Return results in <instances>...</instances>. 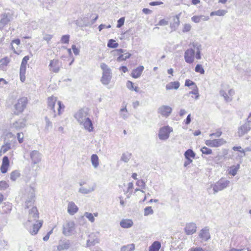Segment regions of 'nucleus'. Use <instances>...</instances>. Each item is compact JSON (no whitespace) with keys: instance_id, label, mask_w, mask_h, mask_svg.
I'll list each match as a JSON object with an SVG mask.
<instances>
[{"instance_id":"obj_11","label":"nucleus","mask_w":251,"mask_h":251,"mask_svg":"<svg viewBox=\"0 0 251 251\" xmlns=\"http://www.w3.org/2000/svg\"><path fill=\"white\" fill-rule=\"evenodd\" d=\"M184 59L187 63H192L195 59V50L193 48L187 49L184 52Z\"/></svg>"},{"instance_id":"obj_57","label":"nucleus","mask_w":251,"mask_h":251,"mask_svg":"<svg viewBox=\"0 0 251 251\" xmlns=\"http://www.w3.org/2000/svg\"><path fill=\"white\" fill-rule=\"evenodd\" d=\"M222 131L220 129H218L216 132L210 134L209 136H215L216 137H220L222 135Z\"/></svg>"},{"instance_id":"obj_52","label":"nucleus","mask_w":251,"mask_h":251,"mask_svg":"<svg viewBox=\"0 0 251 251\" xmlns=\"http://www.w3.org/2000/svg\"><path fill=\"white\" fill-rule=\"evenodd\" d=\"M84 216H85L88 220L92 223L95 221V218L93 215L91 213L85 212L84 213Z\"/></svg>"},{"instance_id":"obj_60","label":"nucleus","mask_w":251,"mask_h":251,"mask_svg":"<svg viewBox=\"0 0 251 251\" xmlns=\"http://www.w3.org/2000/svg\"><path fill=\"white\" fill-rule=\"evenodd\" d=\"M18 140L20 143H23L24 141V134L22 132L17 134Z\"/></svg>"},{"instance_id":"obj_13","label":"nucleus","mask_w":251,"mask_h":251,"mask_svg":"<svg viewBox=\"0 0 251 251\" xmlns=\"http://www.w3.org/2000/svg\"><path fill=\"white\" fill-rule=\"evenodd\" d=\"M172 111V108L168 105H162L158 109V113L165 117H168Z\"/></svg>"},{"instance_id":"obj_47","label":"nucleus","mask_w":251,"mask_h":251,"mask_svg":"<svg viewBox=\"0 0 251 251\" xmlns=\"http://www.w3.org/2000/svg\"><path fill=\"white\" fill-rule=\"evenodd\" d=\"M119 46L118 43L114 39H110L107 43V47L110 48H116Z\"/></svg>"},{"instance_id":"obj_24","label":"nucleus","mask_w":251,"mask_h":251,"mask_svg":"<svg viewBox=\"0 0 251 251\" xmlns=\"http://www.w3.org/2000/svg\"><path fill=\"white\" fill-rule=\"evenodd\" d=\"M78 210V208L77 206L75 204V203L74 202L71 201L69 202L68 205L67 211L68 212L70 215H74L77 212Z\"/></svg>"},{"instance_id":"obj_6","label":"nucleus","mask_w":251,"mask_h":251,"mask_svg":"<svg viewBox=\"0 0 251 251\" xmlns=\"http://www.w3.org/2000/svg\"><path fill=\"white\" fill-rule=\"evenodd\" d=\"M38 218L39 213L37 208L36 207L33 206L29 210L28 220L25 223V226L27 227L28 226H30L31 223L34 221H36Z\"/></svg>"},{"instance_id":"obj_19","label":"nucleus","mask_w":251,"mask_h":251,"mask_svg":"<svg viewBox=\"0 0 251 251\" xmlns=\"http://www.w3.org/2000/svg\"><path fill=\"white\" fill-rule=\"evenodd\" d=\"M200 238L203 241H207L210 238V235L209 232V228L205 227L202 229L199 235Z\"/></svg>"},{"instance_id":"obj_33","label":"nucleus","mask_w":251,"mask_h":251,"mask_svg":"<svg viewBox=\"0 0 251 251\" xmlns=\"http://www.w3.org/2000/svg\"><path fill=\"white\" fill-rule=\"evenodd\" d=\"M26 66H20V77L22 82H24L25 80Z\"/></svg>"},{"instance_id":"obj_18","label":"nucleus","mask_w":251,"mask_h":251,"mask_svg":"<svg viewBox=\"0 0 251 251\" xmlns=\"http://www.w3.org/2000/svg\"><path fill=\"white\" fill-rule=\"evenodd\" d=\"M185 232L187 235H192L197 230L196 225L194 223L187 224L184 228Z\"/></svg>"},{"instance_id":"obj_14","label":"nucleus","mask_w":251,"mask_h":251,"mask_svg":"<svg viewBox=\"0 0 251 251\" xmlns=\"http://www.w3.org/2000/svg\"><path fill=\"white\" fill-rule=\"evenodd\" d=\"M79 125L82 126L84 129L88 130L89 132L93 131L94 127L92 121L89 118H87L86 120L82 121V123L80 122Z\"/></svg>"},{"instance_id":"obj_41","label":"nucleus","mask_w":251,"mask_h":251,"mask_svg":"<svg viewBox=\"0 0 251 251\" xmlns=\"http://www.w3.org/2000/svg\"><path fill=\"white\" fill-rule=\"evenodd\" d=\"M226 13L227 11L226 10L220 9L217 11H215L211 12L210 16H212L214 15H217L219 16H224Z\"/></svg>"},{"instance_id":"obj_9","label":"nucleus","mask_w":251,"mask_h":251,"mask_svg":"<svg viewBox=\"0 0 251 251\" xmlns=\"http://www.w3.org/2000/svg\"><path fill=\"white\" fill-rule=\"evenodd\" d=\"M26 100V98H22L18 100L17 103L14 106L17 111L14 112L16 114L18 115L19 113L22 112L25 108Z\"/></svg>"},{"instance_id":"obj_63","label":"nucleus","mask_w":251,"mask_h":251,"mask_svg":"<svg viewBox=\"0 0 251 251\" xmlns=\"http://www.w3.org/2000/svg\"><path fill=\"white\" fill-rule=\"evenodd\" d=\"M126 87L130 90L132 91L134 89V83L128 80L126 82Z\"/></svg>"},{"instance_id":"obj_34","label":"nucleus","mask_w":251,"mask_h":251,"mask_svg":"<svg viewBox=\"0 0 251 251\" xmlns=\"http://www.w3.org/2000/svg\"><path fill=\"white\" fill-rule=\"evenodd\" d=\"M131 56V54L128 52H124V53L120 54L117 59V61L121 62L125 61L127 59L129 58Z\"/></svg>"},{"instance_id":"obj_36","label":"nucleus","mask_w":251,"mask_h":251,"mask_svg":"<svg viewBox=\"0 0 251 251\" xmlns=\"http://www.w3.org/2000/svg\"><path fill=\"white\" fill-rule=\"evenodd\" d=\"M195 155V153L191 149L187 150L184 153V156L186 159L194 158Z\"/></svg>"},{"instance_id":"obj_53","label":"nucleus","mask_w":251,"mask_h":251,"mask_svg":"<svg viewBox=\"0 0 251 251\" xmlns=\"http://www.w3.org/2000/svg\"><path fill=\"white\" fill-rule=\"evenodd\" d=\"M9 186L8 183L4 181L0 182V190H4L6 189Z\"/></svg>"},{"instance_id":"obj_27","label":"nucleus","mask_w":251,"mask_h":251,"mask_svg":"<svg viewBox=\"0 0 251 251\" xmlns=\"http://www.w3.org/2000/svg\"><path fill=\"white\" fill-rule=\"evenodd\" d=\"M180 86V83L178 81H173L168 83L166 85V89L167 90L175 89L177 90L178 89Z\"/></svg>"},{"instance_id":"obj_23","label":"nucleus","mask_w":251,"mask_h":251,"mask_svg":"<svg viewBox=\"0 0 251 251\" xmlns=\"http://www.w3.org/2000/svg\"><path fill=\"white\" fill-rule=\"evenodd\" d=\"M144 69L143 66H140L132 70L131 75L134 78H137L141 75Z\"/></svg>"},{"instance_id":"obj_50","label":"nucleus","mask_w":251,"mask_h":251,"mask_svg":"<svg viewBox=\"0 0 251 251\" xmlns=\"http://www.w3.org/2000/svg\"><path fill=\"white\" fill-rule=\"evenodd\" d=\"M195 71L200 73L201 74H204V70L201 64H197L195 67Z\"/></svg>"},{"instance_id":"obj_64","label":"nucleus","mask_w":251,"mask_h":251,"mask_svg":"<svg viewBox=\"0 0 251 251\" xmlns=\"http://www.w3.org/2000/svg\"><path fill=\"white\" fill-rule=\"evenodd\" d=\"M72 49L75 55H77L79 54V50L77 48H76V47L75 45H73L72 46Z\"/></svg>"},{"instance_id":"obj_40","label":"nucleus","mask_w":251,"mask_h":251,"mask_svg":"<svg viewBox=\"0 0 251 251\" xmlns=\"http://www.w3.org/2000/svg\"><path fill=\"white\" fill-rule=\"evenodd\" d=\"M11 149V144L8 142H6L1 147L0 153H5L9 150Z\"/></svg>"},{"instance_id":"obj_61","label":"nucleus","mask_w":251,"mask_h":251,"mask_svg":"<svg viewBox=\"0 0 251 251\" xmlns=\"http://www.w3.org/2000/svg\"><path fill=\"white\" fill-rule=\"evenodd\" d=\"M191 28V26L190 24H185L184 25V27L182 30L183 32H189Z\"/></svg>"},{"instance_id":"obj_31","label":"nucleus","mask_w":251,"mask_h":251,"mask_svg":"<svg viewBox=\"0 0 251 251\" xmlns=\"http://www.w3.org/2000/svg\"><path fill=\"white\" fill-rule=\"evenodd\" d=\"M160 247V243L158 241H155L150 247L149 251H158Z\"/></svg>"},{"instance_id":"obj_48","label":"nucleus","mask_w":251,"mask_h":251,"mask_svg":"<svg viewBox=\"0 0 251 251\" xmlns=\"http://www.w3.org/2000/svg\"><path fill=\"white\" fill-rule=\"evenodd\" d=\"M220 94L223 97H224L225 100L226 101L229 102L232 100V99L230 98L229 96H228V95L224 90H221L220 91Z\"/></svg>"},{"instance_id":"obj_58","label":"nucleus","mask_w":251,"mask_h":251,"mask_svg":"<svg viewBox=\"0 0 251 251\" xmlns=\"http://www.w3.org/2000/svg\"><path fill=\"white\" fill-rule=\"evenodd\" d=\"M125 22V17H122L120 18L117 22V27L120 28L122 26Z\"/></svg>"},{"instance_id":"obj_62","label":"nucleus","mask_w":251,"mask_h":251,"mask_svg":"<svg viewBox=\"0 0 251 251\" xmlns=\"http://www.w3.org/2000/svg\"><path fill=\"white\" fill-rule=\"evenodd\" d=\"M29 59V57L28 56H25L22 61L21 66H26L28 60Z\"/></svg>"},{"instance_id":"obj_42","label":"nucleus","mask_w":251,"mask_h":251,"mask_svg":"<svg viewBox=\"0 0 251 251\" xmlns=\"http://www.w3.org/2000/svg\"><path fill=\"white\" fill-rule=\"evenodd\" d=\"M2 211L4 213H8L12 209V204L10 203H4L2 206Z\"/></svg>"},{"instance_id":"obj_25","label":"nucleus","mask_w":251,"mask_h":251,"mask_svg":"<svg viewBox=\"0 0 251 251\" xmlns=\"http://www.w3.org/2000/svg\"><path fill=\"white\" fill-rule=\"evenodd\" d=\"M42 223L43 222L40 221L37 224H33L32 228L28 229L30 234L32 235H36L38 233L39 229L42 226Z\"/></svg>"},{"instance_id":"obj_7","label":"nucleus","mask_w":251,"mask_h":251,"mask_svg":"<svg viewBox=\"0 0 251 251\" xmlns=\"http://www.w3.org/2000/svg\"><path fill=\"white\" fill-rule=\"evenodd\" d=\"M226 143L223 138L206 140L205 141L206 145L211 148H217L220 147Z\"/></svg>"},{"instance_id":"obj_35","label":"nucleus","mask_w":251,"mask_h":251,"mask_svg":"<svg viewBox=\"0 0 251 251\" xmlns=\"http://www.w3.org/2000/svg\"><path fill=\"white\" fill-rule=\"evenodd\" d=\"M91 162L92 165L95 168H97L99 165V157L97 154H93L91 156Z\"/></svg>"},{"instance_id":"obj_29","label":"nucleus","mask_w":251,"mask_h":251,"mask_svg":"<svg viewBox=\"0 0 251 251\" xmlns=\"http://www.w3.org/2000/svg\"><path fill=\"white\" fill-rule=\"evenodd\" d=\"M208 19V16H205L203 15L194 16L192 17V21L196 23H199L201 20L203 21H207Z\"/></svg>"},{"instance_id":"obj_15","label":"nucleus","mask_w":251,"mask_h":251,"mask_svg":"<svg viewBox=\"0 0 251 251\" xmlns=\"http://www.w3.org/2000/svg\"><path fill=\"white\" fill-rule=\"evenodd\" d=\"M30 156L32 163L36 164L39 163L41 159V154L37 151H33L30 152Z\"/></svg>"},{"instance_id":"obj_20","label":"nucleus","mask_w":251,"mask_h":251,"mask_svg":"<svg viewBox=\"0 0 251 251\" xmlns=\"http://www.w3.org/2000/svg\"><path fill=\"white\" fill-rule=\"evenodd\" d=\"M192 47L195 50V52H196V58L197 59H201V45L198 42H193L191 44Z\"/></svg>"},{"instance_id":"obj_30","label":"nucleus","mask_w":251,"mask_h":251,"mask_svg":"<svg viewBox=\"0 0 251 251\" xmlns=\"http://www.w3.org/2000/svg\"><path fill=\"white\" fill-rule=\"evenodd\" d=\"M45 130L46 132H48L52 127V123L50 121V119L47 116L45 117Z\"/></svg>"},{"instance_id":"obj_54","label":"nucleus","mask_w":251,"mask_h":251,"mask_svg":"<svg viewBox=\"0 0 251 251\" xmlns=\"http://www.w3.org/2000/svg\"><path fill=\"white\" fill-rule=\"evenodd\" d=\"M70 35H63L61 38V42L62 43L67 44L69 42Z\"/></svg>"},{"instance_id":"obj_10","label":"nucleus","mask_w":251,"mask_h":251,"mask_svg":"<svg viewBox=\"0 0 251 251\" xmlns=\"http://www.w3.org/2000/svg\"><path fill=\"white\" fill-rule=\"evenodd\" d=\"M88 110L87 108H82L77 111L75 115V118L76 119L78 123H82L84 120L87 119Z\"/></svg>"},{"instance_id":"obj_32","label":"nucleus","mask_w":251,"mask_h":251,"mask_svg":"<svg viewBox=\"0 0 251 251\" xmlns=\"http://www.w3.org/2000/svg\"><path fill=\"white\" fill-rule=\"evenodd\" d=\"M94 190L95 186L90 187L89 188H85L84 187H81L79 189L78 192L83 194H88L93 192Z\"/></svg>"},{"instance_id":"obj_37","label":"nucleus","mask_w":251,"mask_h":251,"mask_svg":"<svg viewBox=\"0 0 251 251\" xmlns=\"http://www.w3.org/2000/svg\"><path fill=\"white\" fill-rule=\"evenodd\" d=\"M240 165L238 164L236 166H232L230 167V170L229 171V174L232 176H235L237 174V172L238 170L239 169Z\"/></svg>"},{"instance_id":"obj_56","label":"nucleus","mask_w":251,"mask_h":251,"mask_svg":"<svg viewBox=\"0 0 251 251\" xmlns=\"http://www.w3.org/2000/svg\"><path fill=\"white\" fill-rule=\"evenodd\" d=\"M124 112H126V113H127V109L126 108V107H124V108H123L121 109V113H120V115L124 119H126V118H127V113H124Z\"/></svg>"},{"instance_id":"obj_51","label":"nucleus","mask_w":251,"mask_h":251,"mask_svg":"<svg viewBox=\"0 0 251 251\" xmlns=\"http://www.w3.org/2000/svg\"><path fill=\"white\" fill-rule=\"evenodd\" d=\"M201 151L203 154L206 155L211 154L212 152V150L206 147H203L201 149Z\"/></svg>"},{"instance_id":"obj_39","label":"nucleus","mask_w":251,"mask_h":251,"mask_svg":"<svg viewBox=\"0 0 251 251\" xmlns=\"http://www.w3.org/2000/svg\"><path fill=\"white\" fill-rule=\"evenodd\" d=\"M131 153L126 152L122 154L121 160L124 162L127 163L129 161L131 158Z\"/></svg>"},{"instance_id":"obj_2","label":"nucleus","mask_w":251,"mask_h":251,"mask_svg":"<svg viewBox=\"0 0 251 251\" xmlns=\"http://www.w3.org/2000/svg\"><path fill=\"white\" fill-rule=\"evenodd\" d=\"M230 181L227 180L221 179L214 184H211L210 188H212L214 194L222 191L228 186Z\"/></svg>"},{"instance_id":"obj_5","label":"nucleus","mask_w":251,"mask_h":251,"mask_svg":"<svg viewBox=\"0 0 251 251\" xmlns=\"http://www.w3.org/2000/svg\"><path fill=\"white\" fill-rule=\"evenodd\" d=\"M173 131V128L168 126H164L160 128L158 137L160 140H166L170 136V133Z\"/></svg>"},{"instance_id":"obj_12","label":"nucleus","mask_w":251,"mask_h":251,"mask_svg":"<svg viewBox=\"0 0 251 251\" xmlns=\"http://www.w3.org/2000/svg\"><path fill=\"white\" fill-rule=\"evenodd\" d=\"M29 192L28 199L26 200L25 203V206L26 208H28L30 206H32L34 202L35 194L34 190L32 187H29L28 189Z\"/></svg>"},{"instance_id":"obj_8","label":"nucleus","mask_w":251,"mask_h":251,"mask_svg":"<svg viewBox=\"0 0 251 251\" xmlns=\"http://www.w3.org/2000/svg\"><path fill=\"white\" fill-rule=\"evenodd\" d=\"M62 64L58 59L51 60L49 65V70L50 72L57 73L60 71Z\"/></svg>"},{"instance_id":"obj_59","label":"nucleus","mask_w":251,"mask_h":251,"mask_svg":"<svg viewBox=\"0 0 251 251\" xmlns=\"http://www.w3.org/2000/svg\"><path fill=\"white\" fill-rule=\"evenodd\" d=\"M136 185L139 187H141L143 189H145L146 187V184L144 180H139L136 182Z\"/></svg>"},{"instance_id":"obj_3","label":"nucleus","mask_w":251,"mask_h":251,"mask_svg":"<svg viewBox=\"0 0 251 251\" xmlns=\"http://www.w3.org/2000/svg\"><path fill=\"white\" fill-rule=\"evenodd\" d=\"M75 224L73 222H67L63 226L62 233L66 236H70L75 233Z\"/></svg>"},{"instance_id":"obj_38","label":"nucleus","mask_w":251,"mask_h":251,"mask_svg":"<svg viewBox=\"0 0 251 251\" xmlns=\"http://www.w3.org/2000/svg\"><path fill=\"white\" fill-rule=\"evenodd\" d=\"M134 249V244H131L123 246L121 249V251H133Z\"/></svg>"},{"instance_id":"obj_4","label":"nucleus","mask_w":251,"mask_h":251,"mask_svg":"<svg viewBox=\"0 0 251 251\" xmlns=\"http://www.w3.org/2000/svg\"><path fill=\"white\" fill-rule=\"evenodd\" d=\"M13 13L9 11L7 12H4L1 15V19L0 20V29H2L5 25L12 20Z\"/></svg>"},{"instance_id":"obj_43","label":"nucleus","mask_w":251,"mask_h":251,"mask_svg":"<svg viewBox=\"0 0 251 251\" xmlns=\"http://www.w3.org/2000/svg\"><path fill=\"white\" fill-rule=\"evenodd\" d=\"M191 89H192V91L189 92V95L193 94L196 95L195 99V100H198L199 98L200 95L199 94L198 88L197 86L192 87Z\"/></svg>"},{"instance_id":"obj_17","label":"nucleus","mask_w":251,"mask_h":251,"mask_svg":"<svg viewBox=\"0 0 251 251\" xmlns=\"http://www.w3.org/2000/svg\"><path fill=\"white\" fill-rule=\"evenodd\" d=\"M25 122L26 121L24 119H20L13 123L11 128L16 130H20L25 127Z\"/></svg>"},{"instance_id":"obj_22","label":"nucleus","mask_w":251,"mask_h":251,"mask_svg":"<svg viewBox=\"0 0 251 251\" xmlns=\"http://www.w3.org/2000/svg\"><path fill=\"white\" fill-rule=\"evenodd\" d=\"M9 165V160L7 156H4L2 158V164L0 167V171L2 173H6Z\"/></svg>"},{"instance_id":"obj_16","label":"nucleus","mask_w":251,"mask_h":251,"mask_svg":"<svg viewBox=\"0 0 251 251\" xmlns=\"http://www.w3.org/2000/svg\"><path fill=\"white\" fill-rule=\"evenodd\" d=\"M56 101V98L54 97H50L48 98V107L51 110V114L52 115V117L54 118L56 116L54 110V105Z\"/></svg>"},{"instance_id":"obj_26","label":"nucleus","mask_w":251,"mask_h":251,"mask_svg":"<svg viewBox=\"0 0 251 251\" xmlns=\"http://www.w3.org/2000/svg\"><path fill=\"white\" fill-rule=\"evenodd\" d=\"M121 226L124 228H128L131 227L133 223L130 219H123L120 223Z\"/></svg>"},{"instance_id":"obj_21","label":"nucleus","mask_w":251,"mask_h":251,"mask_svg":"<svg viewBox=\"0 0 251 251\" xmlns=\"http://www.w3.org/2000/svg\"><path fill=\"white\" fill-rule=\"evenodd\" d=\"M71 245L70 240L65 239L59 242V245L57 247V249L59 251H64L69 249Z\"/></svg>"},{"instance_id":"obj_44","label":"nucleus","mask_w":251,"mask_h":251,"mask_svg":"<svg viewBox=\"0 0 251 251\" xmlns=\"http://www.w3.org/2000/svg\"><path fill=\"white\" fill-rule=\"evenodd\" d=\"M99 243V239L97 238L93 239H89L87 240L86 245L87 247H90L94 246L95 244Z\"/></svg>"},{"instance_id":"obj_46","label":"nucleus","mask_w":251,"mask_h":251,"mask_svg":"<svg viewBox=\"0 0 251 251\" xmlns=\"http://www.w3.org/2000/svg\"><path fill=\"white\" fill-rule=\"evenodd\" d=\"M10 62V60L8 57H5L0 60V66L1 68L3 66H6Z\"/></svg>"},{"instance_id":"obj_1","label":"nucleus","mask_w":251,"mask_h":251,"mask_svg":"<svg viewBox=\"0 0 251 251\" xmlns=\"http://www.w3.org/2000/svg\"><path fill=\"white\" fill-rule=\"evenodd\" d=\"M100 68L102 71L100 81L103 85H108L111 80L112 73L111 69L104 63L100 64Z\"/></svg>"},{"instance_id":"obj_28","label":"nucleus","mask_w":251,"mask_h":251,"mask_svg":"<svg viewBox=\"0 0 251 251\" xmlns=\"http://www.w3.org/2000/svg\"><path fill=\"white\" fill-rule=\"evenodd\" d=\"M250 129H248V126L245 124L240 127H239L238 130V133L240 137L243 136L244 134L247 133Z\"/></svg>"},{"instance_id":"obj_49","label":"nucleus","mask_w":251,"mask_h":251,"mask_svg":"<svg viewBox=\"0 0 251 251\" xmlns=\"http://www.w3.org/2000/svg\"><path fill=\"white\" fill-rule=\"evenodd\" d=\"M153 213V210H152L151 206L146 207L144 209V215L148 216L149 215L152 214Z\"/></svg>"},{"instance_id":"obj_45","label":"nucleus","mask_w":251,"mask_h":251,"mask_svg":"<svg viewBox=\"0 0 251 251\" xmlns=\"http://www.w3.org/2000/svg\"><path fill=\"white\" fill-rule=\"evenodd\" d=\"M20 176V174L18 171H13L10 174V179L12 181H15Z\"/></svg>"},{"instance_id":"obj_55","label":"nucleus","mask_w":251,"mask_h":251,"mask_svg":"<svg viewBox=\"0 0 251 251\" xmlns=\"http://www.w3.org/2000/svg\"><path fill=\"white\" fill-rule=\"evenodd\" d=\"M185 86L187 87L192 86V87H194L197 85L196 83L192 80L190 79H186L185 82Z\"/></svg>"}]
</instances>
